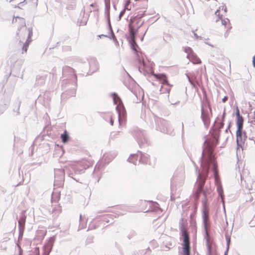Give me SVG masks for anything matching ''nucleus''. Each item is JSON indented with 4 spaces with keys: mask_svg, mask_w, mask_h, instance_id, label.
I'll return each mask as SVG.
<instances>
[{
    "mask_svg": "<svg viewBox=\"0 0 255 255\" xmlns=\"http://www.w3.org/2000/svg\"><path fill=\"white\" fill-rule=\"evenodd\" d=\"M90 69L92 72H95L99 69L98 63L95 60L90 62Z\"/></svg>",
    "mask_w": 255,
    "mask_h": 255,
    "instance_id": "9d476101",
    "label": "nucleus"
},
{
    "mask_svg": "<svg viewBox=\"0 0 255 255\" xmlns=\"http://www.w3.org/2000/svg\"><path fill=\"white\" fill-rule=\"evenodd\" d=\"M25 223V218L21 217L18 221L19 228L20 231H23L24 228V225Z\"/></svg>",
    "mask_w": 255,
    "mask_h": 255,
    "instance_id": "9b49d317",
    "label": "nucleus"
},
{
    "mask_svg": "<svg viewBox=\"0 0 255 255\" xmlns=\"http://www.w3.org/2000/svg\"><path fill=\"white\" fill-rule=\"evenodd\" d=\"M131 0H127L125 5V9L130 10L133 7L134 4H130Z\"/></svg>",
    "mask_w": 255,
    "mask_h": 255,
    "instance_id": "4468645a",
    "label": "nucleus"
},
{
    "mask_svg": "<svg viewBox=\"0 0 255 255\" xmlns=\"http://www.w3.org/2000/svg\"><path fill=\"white\" fill-rule=\"evenodd\" d=\"M253 63L254 67H255V55L253 57Z\"/></svg>",
    "mask_w": 255,
    "mask_h": 255,
    "instance_id": "393cba45",
    "label": "nucleus"
},
{
    "mask_svg": "<svg viewBox=\"0 0 255 255\" xmlns=\"http://www.w3.org/2000/svg\"><path fill=\"white\" fill-rule=\"evenodd\" d=\"M183 251L184 255H190V249L183 248Z\"/></svg>",
    "mask_w": 255,
    "mask_h": 255,
    "instance_id": "a211bd4d",
    "label": "nucleus"
},
{
    "mask_svg": "<svg viewBox=\"0 0 255 255\" xmlns=\"http://www.w3.org/2000/svg\"><path fill=\"white\" fill-rule=\"evenodd\" d=\"M185 52L187 54V55H190V54H194V52L192 49L190 47H186L185 48Z\"/></svg>",
    "mask_w": 255,
    "mask_h": 255,
    "instance_id": "dca6fc26",
    "label": "nucleus"
},
{
    "mask_svg": "<svg viewBox=\"0 0 255 255\" xmlns=\"http://www.w3.org/2000/svg\"><path fill=\"white\" fill-rule=\"evenodd\" d=\"M202 118L204 122L207 123L209 122V118L208 116L205 115L203 112L202 114Z\"/></svg>",
    "mask_w": 255,
    "mask_h": 255,
    "instance_id": "f3484780",
    "label": "nucleus"
},
{
    "mask_svg": "<svg viewBox=\"0 0 255 255\" xmlns=\"http://www.w3.org/2000/svg\"><path fill=\"white\" fill-rule=\"evenodd\" d=\"M153 76L158 80L161 81V83L163 84H167L168 80L166 76L163 74H153Z\"/></svg>",
    "mask_w": 255,
    "mask_h": 255,
    "instance_id": "1a4fd4ad",
    "label": "nucleus"
},
{
    "mask_svg": "<svg viewBox=\"0 0 255 255\" xmlns=\"http://www.w3.org/2000/svg\"><path fill=\"white\" fill-rule=\"evenodd\" d=\"M107 120H109L110 121V123H111V125L112 126L113 125V124H114V120H113V117L111 115H109L108 117V119Z\"/></svg>",
    "mask_w": 255,
    "mask_h": 255,
    "instance_id": "6ab92c4d",
    "label": "nucleus"
},
{
    "mask_svg": "<svg viewBox=\"0 0 255 255\" xmlns=\"http://www.w3.org/2000/svg\"><path fill=\"white\" fill-rule=\"evenodd\" d=\"M230 242V239L228 240V243Z\"/></svg>",
    "mask_w": 255,
    "mask_h": 255,
    "instance_id": "c756f323",
    "label": "nucleus"
},
{
    "mask_svg": "<svg viewBox=\"0 0 255 255\" xmlns=\"http://www.w3.org/2000/svg\"><path fill=\"white\" fill-rule=\"evenodd\" d=\"M200 178L202 180V183H201V185H200L201 188H202L203 187V186L204 185V183H205L206 179L204 178V179H202L201 175H200Z\"/></svg>",
    "mask_w": 255,
    "mask_h": 255,
    "instance_id": "aec40b11",
    "label": "nucleus"
},
{
    "mask_svg": "<svg viewBox=\"0 0 255 255\" xmlns=\"http://www.w3.org/2000/svg\"><path fill=\"white\" fill-rule=\"evenodd\" d=\"M132 157H134V158H135L136 159H137V156L136 155H133Z\"/></svg>",
    "mask_w": 255,
    "mask_h": 255,
    "instance_id": "cd10ccee",
    "label": "nucleus"
},
{
    "mask_svg": "<svg viewBox=\"0 0 255 255\" xmlns=\"http://www.w3.org/2000/svg\"><path fill=\"white\" fill-rule=\"evenodd\" d=\"M38 0H24L23 2L29 6L37 5Z\"/></svg>",
    "mask_w": 255,
    "mask_h": 255,
    "instance_id": "ddd939ff",
    "label": "nucleus"
},
{
    "mask_svg": "<svg viewBox=\"0 0 255 255\" xmlns=\"http://www.w3.org/2000/svg\"><path fill=\"white\" fill-rule=\"evenodd\" d=\"M126 9H125V8L120 12V17H121L122 16H123V15L124 14L125 12V11H126Z\"/></svg>",
    "mask_w": 255,
    "mask_h": 255,
    "instance_id": "5701e85b",
    "label": "nucleus"
},
{
    "mask_svg": "<svg viewBox=\"0 0 255 255\" xmlns=\"http://www.w3.org/2000/svg\"><path fill=\"white\" fill-rule=\"evenodd\" d=\"M113 97L115 104L120 105L121 103V100L120 97L115 93L113 94Z\"/></svg>",
    "mask_w": 255,
    "mask_h": 255,
    "instance_id": "2eb2a0df",
    "label": "nucleus"
},
{
    "mask_svg": "<svg viewBox=\"0 0 255 255\" xmlns=\"http://www.w3.org/2000/svg\"><path fill=\"white\" fill-rule=\"evenodd\" d=\"M236 115L237 117L236 122L237 126V130L236 131L237 142L238 144H239L243 142V128L244 119L243 117L240 115L239 109H237Z\"/></svg>",
    "mask_w": 255,
    "mask_h": 255,
    "instance_id": "39448f33",
    "label": "nucleus"
},
{
    "mask_svg": "<svg viewBox=\"0 0 255 255\" xmlns=\"http://www.w3.org/2000/svg\"><path fill=\"white\" fill-rule=\"evenodd\" d=\"M215 143L210 144L207 143L206 147L203 150L202 153V166L203 168H206L207 170V174L209 172L210 167L214 171L215 178L216 179L218 177V173L217 171V164L214 159V156L213 155V147L216 146L218 143V140L216 139Z\"/></svg>",
    "mask_w": 255,
    "mask_h": 255,
    "instance_id": "7ed1b4c3",
    "label": "nucleus"
},
{
    "mask_svg": "<svg viewBox=\"0 0 255 255\" xmlns=\"http://www.w3.org/2000/svg\"><path fill=\"white\" fill-rule=\"evenodd\" d=\"M187 57L194 64H199L202 63L201 59L195 53L190 54L187 55Z\"/></svg>",
    "mask_w": 255,
    "mask_h": 255,
    "instance_id": "6e6552de",
    "label": "nucleus"
},
{
    "mask_svg": "<svg viewBox=\"0 0 255 255\" xmlns=\"http://www.w3.org/2000/svg\"><path fill=\"white\" fill-rule=\"evenodd\" d=\"M194 35H195V36L197 38H198V37L197 36L196 33H194Z\"/></svg>",
    "mask_w": 255,
    "mask_h": 255,
    "instance_id": "c85d7f7f",
    "label": "nucleus"
},
{
    "mask_svg": "<svg viewBox=\"0 0 255 255\" xmlns=\"http://www.w3.org/2000/svg\"><path fill=\"white\" fill-rule=\"evenodd\" d=\"M12 24L18 28L17 35L19 39V44L22 47L21 53H26L32 35V30L26 26L25 19L21 17H15L13 18Z\"/></svg>",
    "mask_w": 255,
    "mask_h": 255,
    "instance_id": "f03ea898",
    "label": "nucleus"
},
{
    "mask_svg": "<svg viewBox=\"0 0 255 255\" xmlns=\"http://www.w3.org/2000/svg\"><path fill=\"white\" fill-rule=\"evenodd\" d=\"M120 131H116V132H113V135H112V136H113V137H115L116 135H118V134L120 133Z\"/></svg>",
    "mask_w": 255,
    "mask_h": 255,
    "instance_id": "4be33fe9",
    "label": "nucleus"
},
{
    "mask_svg": "<svg viewBox=\"0 0 255 255\" xmlns=\"http://www.w3.org/2000/svg\"><path fill=\"white\" fill-rule=\"evenodd\" d=\"M34 250L36 253L35 255H39V248L36 247L34 249Z\"/></svg>",
    "mask_w": 255,
    "mask_h": 255,
    "instance_id": "412c9836",
    "label": "nucleus"
},
{
    "mask_svg": "<svg viewBox=\"0 0 255 255\" xmlns=\"http://www.w3.org/2000/svg\"><path fill=\"white\" fill-rule=\"evenodd\" d=\"M135 1H139L138 5H142L141 8V13H139L135 17L131 18L129 24V36L131 38V44L132 48L135 51L136 54L138 57V62L142 64L143 67L145 66V63L144 60L143 56L141 52H139L136 49L138 47L135 42V36L137 34L139 30L140 29L144 21L141 20V17L144 15V12L147 7V0H134Z\"/></svg>",
    "mask_w": 255,
    "mask_h": 255,
    "instance_id": "f257e3e1",
    "label": "nucleus"
},
{
    "mask_svg": "<svg viewBox=\"0 0 255 255\" xmlns=\"http://www.w3.org/2000/svg\"><path fill=\"white\" fill-rule=\"evenodd\" d=\"M61 138L62 139V142L64 143H66L68 141L69 139V136L68 134V132L66 130H65L64 133L61 134Z\"/></svg>",
    "mask_w": 255,
    "mask_h": 255,
    "instance_id": "f8f14e48",
    "label": "nucleus"
},
{
    "mask_svg": "<svg viewBox=\"0 0 255 255\" xmlns=\"http://www.w3.org/2000/svg\"><path fill=\"white\" fill-rule=\"evenodd\" d=\"M91 6H92V7H95V4H94V3H92L90 5Z\"/></svg>",
    "mask_w": 255,
    "mask_h": 255,
    "instance_id": "bb28decb",
    "label": "nucleus"
},
{
    "mask_svg": "<svg viewBox=\"0 0 255 255\" xmlns=\"http://www.w3.org/2000/svg\"><path fill=\"white\" fill-rule=\"evenodd\" d=\"M207 246H208V248L209 251H210V250L211 249V245L209 243H208Z\"/></svg>",
    "mask_w": 255,
    "mask_h": 255,
    "instance_id": "a878e982",
    "label": "nucleus"
},
{
    "mask_svg": "<svg viewBox=\"0 0 255 255\" xmlns=\"http://www.w3.org/2000/svg\"><path fill=\"white\" fill-rule=\"evenodd\" d=\"M203 219L205 230H207V228L209 225V208L207 205H205L203 211Z\"/></svg>",
    "mask_w": 255,
    "mask_h": 255,
    "instance_id": "423d86ee",
    "label": "nucleus"
},
{
    "mask_svg": "<svg viewBox=\"0 0 255 255\" xmlns=\"http://www.w3.org/2000/svg\"><path fill=\"white\" fill-rule=\"evenodd\" d=\"M228 99V98L227 96H225L224 97V98L222 99V101L225 103V102H226Z\"/></svg>",
    "mask_w": 255,
    "mask_h": 255,
    "instance_id": "b1692460",
    "label": "nucleus"
},
{
    "mask_svg": "<svg viewBox=\"0 0 255 255\" xmlns=\"http://www.w3.org/2000/svg\"><path fill=\"white\" fill-rule=\"evenodd\" d=\"M182 236L183 237V248L190 249L189 237L187 232L186 230L182 231Z\"/></svg>",
    "mask_w": 255,
    "mask_h": 255,
    "instance_id": "0eeeda50",
    "label": "nucleus"
},
{
    "mask_svg": "<svg viewBox=\"0 0 255 255\" xmlns=\"http://www.w3.org/2000/svg\"><path fill=\"white\" fill-rule=\"evenodd\" d=\"M227 12V7L225 4H222L218 7L215 11V14L221 19V23L218 24L217 30L219 32L225 37L229 35L232 26L230 21L228 18L223 19L222 17Z\"/></svg>",
    "mask_w": 255,
    "mask_h": 255,
    "instance_id": "20e7f679",
    "label": "nucleus"
}]
</instances>
